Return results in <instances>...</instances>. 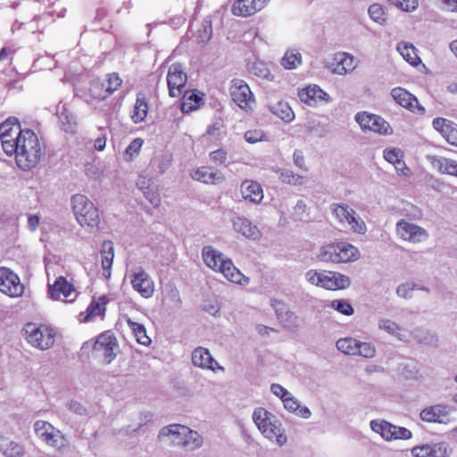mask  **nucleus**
<instances>
[{
    "label": "nucleus",
    "instance_id": "nucleus-48",
    "mask_svg": "<svg viewBox=\"0 0 457 457\" xmlns=\"http://www.w3.org/2000/svg\"><path fill=\"white\" fill-rule=\"evenodd\" d=\"M306 130L309 134L314 135L317 137H324L329 132V129L327 124L315 121L309 122L306 126Z\"/></svg>",
    "mask_w": 457,
    "mask_h": 457
},
{
    "label": "nucleus",
    "instance_id": "nucleus-29",
    "mask_svg": "<svg viewBox=\"0 0 457 457\" xmlns=\"http://www.w3.org/2000/svg\"><path fill=\"white\" fill-rule=\"evenodd\" d=\"M101 264L104 270V276L105 278L111 277V270L114 257V245L110 240H105L102 244L101 251Z\"/></svg>",
    "mask_w": 457,
    "mask_h": 457
},
{
    "label": "nucleus",
    "instance_id": "nucleus-16",
    "mask_svg": "<svg viewBox=\"0 0 457 457\" xmlns=\"http://www.w3.org/2000/svg\"><path fill=\"white\" fill-rule=\"evenodd\" d=\"M391 96L394 100L403 108L414 113L423 114L425 108L420 105L415 96L408 92L403 87H395L391 91Z\"/></svg>",
    "mask_w": 457,
    "mask_h": 457
},
{
    "label": "nucleus",
    "instance_id": "nucleus-56",
    "mask_svg": "<svg viewBox=\"0 0 457 457\" xmlns=\"http://www.w3.org/2000/svg\"><path fill=\"white\" fill-rule=\"evenodd\" d=\"M54 426L44 420H37L34 424V430L37 436L42 439L49 432L53 431Z\"/></svg>",
    "mask_w": 457,
    "mask_h": 457
},
{
    "label": "nucleus",
    "instance_id": "nucleus-21",
    "mask_svg": "<svg viewBox=\"0 0 457 457\" xmlns=\"http://www.w3.org/2000/svg\"><path fill=\"white\" fill-rule=\"evenodd\" d=\"M234 230L241 234L244 237L257 240L261 237L262 233L258 227L253 224L248 219L241 216H234L231 219Z\"/></svg>",
    "mask_w": 457,
    "mask_h": 457
},
{
    "label": "nucleus",
    "instance_id": "nucleus-28",
    "mask_svg": "<svg viewBox=\"0 0 457 457\" xmlns=\"http://www.w3.org/2000/svg\"><path fill=\"white\" fill-rule=\"evenodd\" d=\"M202 258L204 262L215 271L220 270V264L227 258L219 250L211 245L204 246L202 250Z\"/></svg>",
    "mask_w": 457,
    "mask_h": 457
},
{
    "label": "nucleus",
    "instance_id": "nucleus-39",
    "mask_svg": "<svg viewBox=\"0 0 457 457\" xmlns=\"http://www.w3.org/2000/svg\"><path fill=\"white\" fill-rule=\"evenodd\" d=\"M346 216L343 223H347L354 233L364 235L367 232L366 223L353 209L351 208L349 215Z\"/></svg>",
    "mask_w": 457,
    "mask_h": 457
},
{
    "label": "nucleus",
    "instance_id": "nucleus-1",
    "mask_svg": "<svg viewBox=\"0 0 457 457\" xmlns=\"http://www.w3.org/2000/svg\"><path fill=\"white\" fill-rule=\"evenodd\" d=\"M45 154L44 146L40 143L37 134L29 129H23L20 137H16L14 145L7 155H15L16 163L23 170L35 168Z\"/></svg>",
    "mask_w": 457,
    "mask_h": 457
},
{
    "label": "nucleus",
    "instance_id": "nucleus-23",
    "mask_svg": "<svg viewBox=\"0 0 457 457\" xmlns=\"http://www.w3.org/2000/svg\"><path fill=\"white\" fill-rule=\"evenodd\" d=\"M192 363L198 368L204 370H211L215 371V366L218 369L223 370L219 366L218 362L212 358L210 351L207 348L199 346L196 347L192 353Z\"/></svg>",
    "mask_w": 457,
    "mask_h": 457
},
{
    "label": "nucleus",
    "instance_id": "nucleus-20",
    "mask_svg": "<svg viewBox=\"0 0 457 457\" xmlns=\"http://www.w3.org/2000/svg\"><path fill=\"white\" fill-rule=\"evenodd\" d=\"M75 292L74 287L67 281V279L60 276L54 284H48V295L54 300H66L71 302L73 299L68 298Z\"/></svg>",
    "mask_w": 457,
    "mask_h": 457
},
{
    "label": "nucleus",
    "instance_id": "nucleus-46",
    "mask_svg": "<svg viewBox=\"0 0 457 457\" xmlns=\"http://www.w3.org/2000/svg\"><path fill=\"white\" fill-rule=\"evenodd\" d=\"M384 158L386 161L392 164H398L400 166L404 167L405 170H408V168L406 167L404 162L402 160L403 154L399 149L396 148H386L384 150L383 153Z\"/></svg>",
    "mask_w": 457,
    "mask_h": 457
},
{
    "label": "nucleus",
    "instance_id": "nucleus-60",
    "mask_svg": "<svg viewBox=\"0 0 457 457\" xmlns=\"http://www.w3.org/2000/svg\"><path fill=\"white\" fill-rule=\"evenodd\" d=\"M394 440H407L411 438L412 433L406 428L394 426Z\"/></svg>",
    "mask_w": 457,
    "mask_h": 457
},
{
    "label": "nucleus",
    "instance_id": "nucleus-17",
    "mask_svg": "<svg viewBox=\"0 0 457 457\" xmlns=\"http://www.w3.org/2000/svg\"><path fill=\"white\" fill-rule=\"evenodd\" d=\"M451 408L444 404H435L420 411V419L426 422L447 424L450 422Z\"/></svg>",
    "mask_w": 457,
    "mask_h": 457
},
{
    "label": "nucleus",
    "instance_id": "nucleus-31",
    "mask_svg": "<svg viewBox=\"0 0 457 457\" xmlns=\"http://www.w3.org/2000/svg\"><path fill=\"white\" fill-rule=\"evenodd\" d=\"M430 162L434 169L440 173L457 177V162L452 159L432 156Z\"/></svg>",
    "mask_w": 457,
    "mask_h": 457
},
{
    "label": "nucleus",
    "instance_id": "nucleus-30",
    "mask_svg": "<svg viewBox=\"0 0 457 457\" xmlns=\"http://www.w3.org/2000/svg\"><path fill=\"white\" fill-rule=\"evenodd\" d=\"M56 114L62 130L66 132H73L75 130L77 125L76 118L73 113L68 110L65 104L60 103L57 105Z\"/></svg>",
    "mask_w": 457,
    "mask_h": 457
},
{
    "label": "nucleus",
    "instance_id": "nucleus-32",
    "mask_svg": "<svg viewBox=\"0 0 457 457\" xmlns=\"http://www.w3.org/2000/svg\"><path fill=\"white\" fill-rule=\"evenodd\" d=\"M268 107L274 115L285 122H290L295 118L294 112L287 102L282 100H278L276 102L270 101Z\"/></svg>",
    "mask_w": 457,
    "mask_h": 457
},
{
    "label": "nucleus",
    "instance_id": "nucleus-41",
    "mask_svg": "<svg viewBox=\"0 0 457 457\" xmlns=\"http://www.w3.org/2000/svg\"><path fill=\"white\" fill-rule=\"evenodd\" d=\"M397 51L411 65L417 66L420 62V59L417 54V50L414 46L407 43H400L397 46Z\"/></svg>",
    "mask_w": 457,
    "mask_h": 457
},
{
    "label": "nucleus",
    "instance_id": "nucleus-12",
    "mask_svg": "<svg viewBox=\"0 0 457 457\" xmlns=\"http://www.w3.org/2000/svg\"><path fill=\"white\" fill-rule=\"evenodd\" d=\"M0 292L12 298L21 296L24 292L19 276L6 267H0Z\"/></svg>",
    "mask_w": 457,
    "mask_h": 457
},
{
    "label": "nucleus",
    "instance_id": "nucleus-58",
    "mask_svg": "<svg viewBox=\"0 0 457 457\" xmlns=\"http://www.w3.org/2000/svg\"><path fill=\"white\" fill-rule=\"evenodd\" d=\"M336 60H339L341 64L346 69L348 72L353 71L355 69L354 58L353 55L343 53L340 54Z\"/></svg>",
    "mask_w": 457,
    "mask_h": 457
},
{
    "label": "nucleus",
    "instance_id": "nucleus-2",
    "mask_svg": "<svg viewBox=\"0 0 457 457\" xmlns=\"http://www.w3.org/2000/svg\"><path fill=\"white\" fill-rule=\"evenodd\" d=\"M176 436V444L186 451H195L204 445V437L195 430L180 424H170L159 431V438Z\"/></svg>",
    "mask_w": 457,
    "mask_h": 457
},
{
    "label": "nucleus",
    "instance_id": "nucleus-5",
    "mask_svg": "<svg viewBox=\"0 0 457 457\" xmlns=\"http://www.w3.org/2000/svg\"><path fill=\"white\" fill-rule=\"evenodd\" d=\"M253 420L260 432L268 439H276L278 445L286 444L287 438L280 426L277 425L275 416L264 408H257L253 413Z\"/></svg>",
    "mask_w": 457,
    "mask_h": 457
},
{
    "label": "nucleus",
    "instance_id": "nucleus-6",
    "mask_svg": "<svg viewBox=\"0 0 457 457\" xmlns=\"http://www.w3.org/2000/svg\"><path fill=\"white\" fill-rule=\"evenodd\" d=\"M71 202L76 220L82 227L95 228L98 226V210L87 197L83 195H75Z\"/></svg>",
    "mask_w": 457,
    "mask_h": 457
},
{
    "label": "nucleus",
    "instance_id": "nucleus-47",
    "mask_svg": "<svg viewBox=\"0 0 457 457\" xmlns=\"http://www.w3.org/2000/svg\"><path fill=\"white\" fill-rule=\"evenodd\" d=\"M143 143V139L138 137L132 140L124 151V160L127 162L132 161L139 154Z\"/></svg>",
    "mask_w": 457,
    "mask_h": 457
},
{
    "label": "nucleus",
    "instance_id": "nucleus-15",
    "mask_svg": "<svg viewBox=\"0 0 457 457\" xmlns=\"http://www.w3.org/2000/svg\"><path fill=\"white\" fill-rule=\"evenodd\" d=\"M131 285L134 290L145 298H149L154 295V281L142 267H137L133 270L131 274Z\"/></svg>",
    "mask_w": 457,
    "mask_h": 457
},
{
    "label": "nucleus",
    "instance_id": "nucleus-38",
    "mask_svg": "<svg viewBox=\"0 0 457 457\" xmlns=\"http://www.w3.org/2000/svg\"><path fill=\"white\" fill-rule=\"evenodd\" d=\"M42 440L49 446L61 450L67 445L65 436L54 427L53 431H49Z\"/></svg>",
    "mask_w": 457,
    "mask_h": 457
},
{
    "label": "nucleus",
    "instance_id": "nucleus-49",
    "mask_svg": "<svg viewBox=\"0 0 457 457\" xmlns=\"http://www.w3.org/2000/svg\"><path fill=\"white\" fill-rule=\"evenodd\" d=\"M106 81V89L105 92L108 93V96L117 91L120 86L122 85V79L120 78L119 74L116 72L108 73L105 78Z\"/></svg>",
    "mask_w": 457,
    "mask_h": 457
},
{
    "label": "nucleus",
    "instance_id": "nucleus-40",
    "mask_svg": "<svg viewBox=\"0 0 457 457\" xmlns=\"http://www.w3.org/2000/svg\"><path fill=\"white\" fill-rule=\"evenodd\" d=\"M407 335H409L408 342L416 341L429 345L436 341V337L434 334H430L422 328H415L412 330L407 329Z\"/></svg>",
    "mask_w": 457,
    "mask_h": 457
},
{
    "label": "nucleus",
    "instance_id": "nucleus-35",
    "mask_svg": "<svg viewBox=\"0 0 457 457\" xmlns=\"http://www.w3.org/2000/svg\"><path fill=\"white\" fill-rule=\"evenodd\" d=\"M394 424L389 423L386 420H373L370 423V427L372 431L378 433L381 436L383 439L386 441H393L394 440Z\"/></svg>",
    "mask_w": 457,
    "mask_h": 457
},
{
    "label": "nucleus",
    "instance_id": "nucleus-24",
    "mask_svg": "<svg viewBox=\"0 0 457 457\" xmlns=\"http://www.w3.org/2000/svg\"><path fill=\"white\" fill-rule=\"evenodd\" d=\"M220 273L230 282L236 283L241 286H246L250 282V278L245 277L241 271L234 265L232 261L227 258L220 264Z\"/></svg>",
    "mask_w": 457,
    "mask_h": 457
},
{
    "label": "nucleus",
    "instance_id": "nucleus-14",
    "mask_svg": "<svg viewBox=\"0 0 457 457\" xmlns=\"http://www.w3.org/2000/svg\"><path fill=\"white\" fill-rule=\"evenodd\" d=\"M187 81V76L184 72L180 63H173L170 66L167 73V84L170 96H179L183 93Z\"/></svg>",
    "mask_w": 457,
    "mask_h": 457
},
{
    "label": "nucleus",
    "instance_id": "nucleus-63",
    "mask_svg": "<svg viewBox=\"0 0 457 457\" xmlns=\"http://www.w3.org/2000/svg\"><path fill=\"white\" fill-rule=\"evenodd\" d=\"M144 195L154 207H158L160 205L161 199L159 195L155 191L151 190L150 188L147 187L144 191Z\"/></svg>",
    "mask_w": 457,
    "mask_h": 457
},
{
    "label": "nucleus",
    "instance_id": "nucleus-53",
    "mask_svg": "<svg viewBox=\"0 0 457 457\" xmlns=\"http://www.w3.org/2000/svg\"><path fill=\"white\" fill-rule=\"evenodd\" d=\"M370 359L376 355V348L371 343L358 341L356 354Z\"/></svg>",
    "mask_w": 457,
    "mask_h": 457
},
{
    "label": "nucleus",
    "instance_id": "nucleus-45",
    "mask_svg": "<svg viewBox=\"0 0 457 457\" xmlns=\"http://www.w3.org/2000/svg\"><path fill=\"white\" fill-rule=\"evenodd\" d=\"M279 179L283 183L291 185H303L304 183V178L294 173L290 170L280 169L278 170Z\"/></svg>",
    "mask_w": 457,
    "mask_h": 457
},
{
    "label": "nucleus",
    "instance_id": "nucleus-33",
    "mask_svg": "<svg viewBox=\"0 0 457 457\" xmlns=\"http://www.w3.org/2000/svg\"><path fill=\"white\" fill-rule=\"evenodd\" d=\"M0 452L5 457H23V446L5 436H0Z\"/></svg>",
    "mask_w": 457,
    "mask_h": 457
},
{
    "label": "nucleus",
    "instance_id": "nucleus-34",
    "mask_svg": "<svg viewBox=\"0 0 457 457\" xmlns=\"http://www.w3.org/2000/svg\"><path fill=\"white\" fill-rule=\"evenodd\" d=\"M148 112V104L143 94H137L136 103L130 114L132 121L136 124L145 120Z\"/></svg>",
    "mask_w": 457,
    "mask_h": 457
},
{
    "label": "nucleus",
    "instance_id": "nucleus-64",
    "mask_svg": "<svg viewBox=\"0 0 457 457\" xmlns=\"http://www.w3.org/2000/svg\"><path fill=\"white\" fill-rule=\"evenodd\" d=\"M429 445H423L415 446L411 449V453L414 457H430Z\"/></svg>",
    "mask_w": 457,
    "mask_h": 457
},
{
    "label": "nucleus",
    "instance_id": "nucleus-51",
    "mask_svg": "<svg viewBox=\"0 0 457 457\" xmlns=\"http://www.w3.org/2000/svg\"><path fill=\"white\" fill-rule=\"evenodd\" d=\"M212 35V20L210 17H206L198 30V39L201 42H207L211 39Z\"/></svg>",
    "mask_w": 457,
    "mask_h": 457
},
{
    "label": "nucleus",
    "instance_id": "nucleus-22",
    "mask_svg": "<svg viewBox=\"0 0 457 457\" xmlns=\"http://www.w3.org/2000/svg\"><path fill=\"white\" fill-rule=\"evenodd\" d=\"M433 127L445 138V140L457 146V124L445 118H436L433 120Z\"/></svg>",
    "mask_w": 457,
    "mask_h": 457
},
{
    "label": "nucleus",
    "instance_id": "nucleus-36",
    "mask_svg": "<svg viewBox=\"0 0 457 457\" xmlns=\"http://www.w3.org/2000/svg\"><path fill=\"white\" fill-rule=\"evenodd\" d=\"M202 101V96L196 91H185L183 94L181 111L184 113H189L196 110Z\"/></svg>",
    "mask_w": 457,
    "mask_h": 457
},
{
    "label": "nucleus",
    "instance_id": "nucleus-10",
    "mask_svg": "<svg viewBox=\"0 0 457 457\" xmlns=\"http://www.w3.org/2000/svg\"><path fill=\"white\" fill-rule=\"evenodd\" d=\"M229 91L233 102L239 108L245 112L253 110L255 103L254 97L249 86L244 80L239 79H233Z\"/></svg>",
    "mask_w": 457,
    "mask_h": 457
},
{
    "label": "nucleus",
    "instance_id": "nucleus-13",
    "mask_svg": "<svg viewBox=\"0 0 457 457\" xmlns=\"http://www.w3.org/2000/svg\"><path fill=\"white\" fill-rule=\"evenodd\" d=\"M23 133L18 119L10 117L0 125V138L5 154L14 145L16 137Z\"/></svg>",
    "mask_w": 457,
    "mask_h": 457
},
{
    "label": "nucleus",
    "instance_id": "nucleus-11",
    "mask_svg": "<svg viewBox=\"0 0 457 457\" xmlns=\"http://www.w3.org/2000/svg\"><path fill=\"white\" fill-rule=\"evenodd\" d=\"M395 231L399 238L412 244H419L428 238V233L424 228L404 219L396 222Z\"/></svg>",
    "mask_w": 457,
    "mask_h": 457
},
{
    "label": "nucleus",
    "instance_id": "nucleus-62",
    "mask_svg": "<svg viewBox=\"0 0 457 457\" xmlns=\"http://www.w3.org/2000/svg\"><path fill=\"white\" fill-rule=\"evenodd\" d=\"M67 408L73 413L79 415V416H85L87 415V410L86 408L76 401H70L67 403Z\"/></svg>",
    "mask_w": 457,
    "mask_h": 457
},
{
    "label": "nucleus",
    "instance_id": "nucleus-43",
    "mask_svg": "<svg viewBox=\"0 0 457 457\" xmlns=\"http://www.w3.org/2000/svg\"><path fill=\"white\" fill-rule=\"evenodd\" d=\"M105 79H96L91 81L89 86V94L91 97L97 100H104L108 97L106 89Z\"/></svg>",
    "mask_w": 457,
    "mask_h": 457
},
{
    "label": "nucleus",
    "instance_id": "nucleus-54",
    "mask_svg": "<svg viewBox=\"0 0 457 457\" xmlns=\"http://www.w3.org/2000/svg\"><path fill=\"white\" fill-rule=\"evenodd\" d=\"M350 209L347 204H334L331 205L332 213L340 223H343V220L347 218L346 215H349Z\"/></svg>",
    "mask_w": 457,
    "mask_h": 457
},
{
    "label": "nucleus",
    "instance_id": "nucleus-57",
    "mask_svg": "<svg viewBox=\"0 0 457 457\" xmlns=\"http://www.w3.org/2000/svg\"><path fill=\"white\" fill-rule=\"evenodd\" d=\"M430 457H446L447 456V444L445 442L436 443L429 445Z\"/></svg>",
    "mask_w": 457,
    "mask_h": 457
},
{
    "label": "nucleus",
    "instance_id": "nucleus-3",
    "mask_svg": "<svg viewBox=\"0 0 457 457\" xmlns=\"http://www.w3.org/2000/svg\"><path fill=\"white\" fill-rule=\"evenodd\" d=\"M359 257L358 248L345 242L324 245L317 254L319 261L334 263L354 262Z\"/></svg>",
    "mask_w": 457,
    "mask_h": 457
},
{
    "label": "nucleus",
    "instance_id": "nucleus-9",
    "mask_svg": "<svg viewBox=\"0 0 457 457\" xmlns=\"http://www.w3.org/2000/svg\"><path fill=\"white\" fill-rule=\"evenodd\" d=\"M118 344L115 337L111 332H105L97 337L93 351L102 359L103 362L109 364L117 355Z\"/></svg>",
    "mask_w": 457,
    "mask_h": 457
},
{
    "label": "nucleus",
    "instance_id": "nucleus-44",
    "mask_svg": "<svg viewBox=\"0 0 457 457\" xmlns=\"http://www.w3.org/2000/svg\"><path fill=\"white\" fill-rule=\"evenodd\" d=\"M337 348L348 355H355L357 351L358 340L353 337L340 338L337 341Z\"/></svg>",
    "mask_w": 457,
    "mask_h": 457
},
{
    "label": "nucleus",
    "instance_id": "nucleus-26",
    "mask_svg": "<svg viewBox=\"0 0 457 457\" xmlns=\"http://www.w3.org/2000/svg\"><path fill=\"white\" fill-rule=\"evenodd\" d=\"M242 196L253 204H260L263 199V190L262 186L253 180H245L240 187Z\"/></svg>",
    "mask_w": 457,
    "mask_h": 457
},
{
    "label": "nucleus",
    "instance_id": "nucleus-59",
    "mask_svg": "<svg viewBox=\"0 0 457 457\" xmlns=\"http://www.w3.org/2000/svg\"><path fill=\"white\" fill-rule=\"evenodd\" d=\"M415 287H416L415 285H412L410 283L401 284L396 288V294L399 297H402V298H405V299L411 298V293L415 289Z\"/></svg>",
    "mask_w": 457,
    "mask_h": 457
},
{
    "label": "nucleus",
    "instance_id": "nucleus-52",
    "mask_svg": "<svg viewBox=\"0 0 457 457\" xmlns=\"http://www.w3.org/2000/svg\"><path fill=\"white\" fill-rule=\"evenodd\" d=\"M330 306L334 310L346 316H350L353 313V308L351 303L344 299H336L331 301Z\"/></svg>",
    "mask_w": 457,
    "mask_h": 457
},
{
    "label": "nucleus",
    "instance_id": "nucleus-37",
    "mask_svg": "<svg viewBox=\"0 0 457 457\" xmlns=\"http://www.w3.org/2000/svg\"><path fill=\"white\" fill-rule=\"evenodd\" d=\"M125 320L132 330L137 342L143 345H149L151 344V339L146 334V329L144 325L133 321L129 317H125Z\"/></svg>",
    "mask_w": 457,
    "mask_h": 457
},
{
    "label": "nucleus",
    "instance_id": "nucleus-18",
    "mask_svg": "<svg viewBox=\"0 0 457 457\" xmlns=\"http://www.w3.org/2000/svg\"><path fill=\"white\" fill-rule=\"evenodd\" d=\"M302 102L309 106H316L320 103L328 104L332 101L329 95L317 85H310L299 93Z\"/></svg>",
    "mask_w": 457,
    "mask_h": 457
},
{
    "label": "nucleus",
    "instance_id": "nucleus-7",
    "mask_svg": "<svg viewBox=\"0 0 457 457\" xmlns=\"http://www.w3.org/2000/svg\"><path fill=\"white\" fill-rule=\"evenodd\" d=\"M23 330L26 340L33 347L46 350L54 343L55 332L48 326L28 323Z\"/></svg>",
    "mask_w": 457,
    "mask_h": 457
},
{
    "label": "nucleus",
    "instance_id": "nucleus-55",
    "mask_svg": "<svg viewBox=\"0 0 457 457\" xmlns=\"http://www.w3.org/2000/svg\"><path fill=\"white\" fill-rule=\"evenodd\" d=\"M404 12H413L418 7V0H387Z\"/></svg>",
    "mask_w": 457,
    "mask_h": 457
},
{
    "label": "nucleus",
    "instance_id": "nucleus-42",
    "mask_svg": "<svg viewBox=\"0 0 457 457\" xmlns=\"http://www.w3.org/2000/svg\"><path fill=\"white\" fill-rule=\"evenodd\" d=\"M302 63L301 54L294 49L287 50L281 59V65L287 70H295Z\"/></svg>",
    "mask_w": 457,
    "mask_h": 457
},
{
    "label": "nucleus",
    "instance_id": "nucleus-4",
    "mask_svg": "<svg viewBox=\"0 0 457 457\" xmlns=\"http://www.w3.org/2000/svg\"><path fill=\"white\" fill-rule=\"evenodd\" d=\"M304 278L311 285L328 290L346 289L351 285L348 276L335 271L309 270L305 272Z\"/></svg>",
    "mask_w": 457,
    "mask_h": 457
},
{
    "label": "nucleus",
    "instance_id": "nucleus-61",
    "mask_svg": "<svg viewBox=\"0 0 457 457\" xmlns=\"http://www.w3.org/2000/svg\"><path fill=\"white\" fill-rule=\"evenodd\" d=\"M227 152L223 149H218L210 153V159L216 164H223L227 160Z\"/></svg>",
    "mask_w": 457,
    "mask_h": 457
},
{
    "label": "nucleus",
    "instance_id": "nucleus-50",
    "mask_svg": "<svg viewBox=\"0 0 457 457\" xmlns=\"http://www.w3.org/2000/svg\"><path fill=\"white\" fill-rule=\"evenodd\" d=\"M368 12L370 17L377 23L384 25L386 21V13L380 4H373L369 9Z\"/></svg>",
    "mask_w": 457,
    "mask_h": 457
},
{
    "label": "nucleus",
    "instance_id": "nucleus-8",
    "mask_svg": "<svg viewBox=\"0 0 457 457\" xmlns=\"http://www.w3.org/2000/svg\"><path fill=\"white\" fill-rule=\"evenodd\" d=\"M354 120L364 132L372 131L380 135H391L393 133L390 124L378 115L360 112L355 114Z\"/></svg>",
    "mask_w": 457,
    "mask_h": 457
},
{
    "label": "nucleus",
    "instance_id": "nucleus-19",
    "mask_svg": "<svg viewBox=\"0 0 457 457\" xmlns=\"http://www.w3.org/2000/svg\"><path fill=\"white\" fill-rule=\"evenodd\" d=\"M269 0H236L231 6V12L236 16L248 17L261 11Z\"/></svg>",
    "mask_w": 457,
    "mask_h": 457
},
{
    "label": "nucleus",
    "instance_id": "nucleus-25",
    "mask_svg": "<svg viewBox=\"0 0 457 457\" xmlns=\"http://www.w3.org/2000/svg\"><path fill=\"white\" fill-rule=\"evenodd\" d=\"M191 176L195 180L213 185L220 184L225 179L220 171L206 166L196 169Z\"/></svg>",
    "mask_w": 457,
    "mask_h": 457
},
{
    "label": "nucleus",
    "instance_id": "nucleus-27",
    "mask_svg": "<svg viewBox=\"0 0 457 457\" xmlns=\"http://www.w3.org/2000/svg\"><path fill=\"white\" fill-rule=\"evenodd\" d=\"M378 327L380 330L395 337L398 340L408 342L409 335H407V328L398 325L396 322L384 318L378 320Z\"/></svg>",
    "mask_w": 457,
    "mask_h": 457
}]
</instances>
